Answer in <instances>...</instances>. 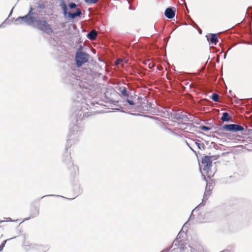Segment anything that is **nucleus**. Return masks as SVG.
Listing matches in <instances>:
<instances>
[{"label": "nucleus", "mask_w": 252, "mask_h": 252, "mask_svg": "<svg viewBox=\"0 0 252 252\" xmlns=\"http://www.w3.org/2000/svg\"><path fill=\"white\" fill-rule=\"evenodd\" d=\"M89 56L82 52L81 48H80L76 54L75 56L76 63L77 67H80L84 63H87L88 61Z\"/></svg>", "instance_id": "nucleus-1"}, {"label": "nucleus", "mask_w": 252, "mask_h": 252, "mask_svg": "<svg viewBox=\"0 0 252 252\" xmlns=\"http://www.w3.org/2000/svg\"><path fill=\"white\" fill-rule=\"evenodd\" d=\"M37 27L40 30L50 34L53 32V30L50 25L45 20H39L37 22Z\"/></svg>", "instance_id": "nucleus-2"}, {"label": "nucleus", "mask_w": 252, "mask_h": 252, "mask_svg": "<svg viewBox=\"0 0 252 252\" xmlns=\"http://www.w3.org/2000/svg\"><path fill=\"white\" fill-rule=\"evenodd\" d=\"M222 128L228 131H242L244 130V127L242 126L236 124L224 125L222 126Z\"/></svg>", "instance_id": "nucleus-3"}, {"label": "nucleus", "mask_w": 252, "mask_h": 252, "mask_svg": "<svg viewBox=\"0 0 252 252\" xmlns=\"http://www.w3.org/2000/svg\"><path fill=\"white\" fill-rule=\"evenodd\" d=\"M186 243L184 240H180L178 238L176 239L173 242L172 247H176L174 250H179L180 251H182L184 250Z\"/></svg>", "instance_id": "nucleus-4"}, {"label": "nucleus", "mask_w": 252, "mask_h": 252, "mask_svg": "<svg viewBox=\"0 0 252 252\" xmlns=\"http://www.w3.org/2000/svg\"><path fill=\"white\" fill-rule=\"evenodd\" d=\"M32 8L31 7L29 13L25 16L19 17L17 18V20L21 19L22 20H24L25 22L29 24L32 23L34 22V18L31 16L30 14L32 11Z\"/></svg>", "instance_id": "nucleus-5"}, {"label": "nucleus", "mask_w": 252, "mask_h": 252, "mask_svg": "<svg viewBox=\"0 0 252 252\" xmlns=\"http://www.w3.org/2000/svg\"><path fill=\"white\" fill-rule=\"evenodd\" d=\"M165 16L169 18H173L175 15V8L174 7H169L167 8L164 12Z\"/></svg>", "instance_id": "nucleus-6"}, {"label": "nucleus", "mask_w": 252, "mask_h": 252, "mask_svg": "<svg viewBox=\"0 0 252 252\" xmlns=\"http://www.w3.org/2000/svg\"><path fill=\"white\" fill-rule=\"evenodd\" d=\"M202 163L204 165V168H209L212 166V160L211 157L209 156H206L202 158Z\"/></svg>", "instance_id": "nucleus-7"}, {"label": "nucleus", "mask_w": 252, "mask_h": 252, "mask_svg": "<svg viewBox=\"0 0 252 252\" xmlns=\"http://www.w3.org/2000/svg\"><path fill=\"white\" fill-rule=\"evenodd\" d=\"M208 40L212 43L216 44L217 42L218 41V35L216 34H211L207 36Z\"/></svg>", "instance_id": "nucleus-8"}, {"label": "nucleus", "mask_w": 252, "mask_h": 252, "mask_svg": "<svg viewBox=\"0 0 252 252\" xmlns=\"http://www.w3.org/2000/svg\"><path fill=\"white\" fill-rule=\"evenodd\" d=\"M97 34V32L95 30H94L88 34L87 37L89 39L91 40H94L95 39Z\"/></svg>", "instance_id": "nucleus-9"}, {"label": "nucleus", "mask_w": 252, "mask_h": 252, "mask_svg": "<svg viewBox=\"0 0 252 252\" xmlns=\"http://www.w3.org/2000/svg\"><path fill=\"white\" fill-rule=\"evenodd\" d=\"M81 14V12L79 9H77L76 12L75 13H69V16L72 19H74L77 16H79Z\"/></svg>", "instance_id": "nucleus-10"}, {"label": "nucleus", "mask_w": 252, "mask_h": 252, "mask_svg": "<svg viewBox=\"0 0 252 252\" xmlns=\"http://www.w3.org/2000/svg\"><path fill=\"white\" fill-rule=\"evenodd\" d=\"M32 214L31 215V218H34L36 217L39 214V209L37 207H34L32 210Z\"/></svg>", "instance_id": "nucleus-11"}, {"label": "nucleus", "mask_w": 252, "mask_h": 252, "mask_svg": "<svg viewBox=\"0 0 252 252\" xmlns=\"http://www.w3.org/2000/svg\"><path fill=\"white\" fill-rule=\"evenodd\" d=\"M221 120L222 122H227L230 121V117H229L228 113L224 112L222 114V116L221 118Z\"/></svg>", "instance_id": "nucleus-12"}, {"label": "nucleus", "mask_w": 252, "mask_h": 252, "mask_svg": "<svg viewBox=\"0 0 252 252\" xmlns=\"http://www.w3.org/2000/svg\"><path fill=\"white\" fill-rule=\"evenodd\" d=\"M211 99L215 101L219 102V95L217 94H213L211 96Z\"/></svg>", "instance_id": "nucleus-13"}, {"label": "nucleus", "mask_w": 252, "mask_h": 252, "mask_svg": "<svg viewBox=\"0 0 252 252\" xmlns=\"http://www.w3.org/2000/svg\"><path fill=\"white\" fill-rule=\"evenodd\" d=\"M121 94L125 96H128V94L127 93L126 89L125 87H123L122 90L120 91Z\"/></svg>", "instance_id": "nucleus-14"}, {"label": "nucleus", "mask_w": 252, "mask_h": 252, "mask_svg": "<svg viewBox=\"0 0 252 252\" xmlns=\"http://www.w3.org/2000/svg\"><path fill=\"white\" fill-rule=\"evenodd\" d=\"M10 239H7L6 240H4L2 242V243H1V244L0 245V252L2 251L3 248L5 246V245L6 243V242L8 240H9Z\"/></svg>", "instance_id": "nucleus-15"}, {"label": "nucleus", "mask_w": 252, "mask_h": 252, "mask_svg": "<svg viewBox=\"0 0 252 252\" xmlns=\"http://www.w3.org/2000/svg\"><path fill=\"white\" fill-rule=\"evenodd\" d=\"M88 3H96L98 0H84Z\"/></svg>", "instance_id": "nucleus-16"}, {"label": "nucleus", "mask_w": 252, "mask_h": 252, "mask_svg": "<svg viewBox=\"0 0 252 252\" xmlns=\"http://www.w3.org/2000/svg\"><path fill=\"white\" fill-rule=\"evenodd\" d=\"M200 129L204 131H208L210 130V128L206 126H201Z\"/></svg>", "instance_id": "nucleus-17"}, {"label": "nucleus", "mask_w": 252, "mask_h": 252, "mask_svg": "<svg viewBox=\"0 0 252 252\" xmlns=\"http://www.w3.org/2000/svg\"><path fill=\"white\" fill-rule=\"evenodd\" d=\"M233 136L234 137L233 139H237V140H240V139L241 138V136L240 135H233Z\"/></svg>", "instance_id": "nucleus-18"}, {"label": "nucleus", "mask_w": 252, "mask_h": 252, "mask_svg": "<svg viewBox=\"0 0 252 252\" xmlns=\"http://www.w3.org/2000/svg\"><path fill=\"white\" fill-rule=\"evenodd\" d=\"M69 6L70 8H74L76 7V4L74 3H71L69 4Z\"/></svg>", "instance_id": "nucleus-19"}, {"label": "nucleus", "mask_w": 252, "mask_h": 252, "mask_svg": "<svg viewBox=\"0 0 252 252\" xmlns=\"http://www.w3.org/2000/svg\"><path fill=\"white\" fill-rule=\"evenodd\" d=\"M63 8L64 13H66V11H67V8H66V5L65 3L63 4Z\"/></svg>", "instance_id": "nucleus-20"}, {"label": "nucleus", "mask_w": 252, "mask_h": 252, "mask_svg": "<svg viewBox=\"0 0 252 252\" xmlns=\"http://www.w3.org/2000/svg\"><path fill=\"white\" fill-rule=\"evenodd\" d=\"M126 101L128 103V104H129L130 105H134V103L133 101L132 100H129V99H127L126 100Z\"/></svg>", "instance_id": "nucleus-21"}, {"label": "nucleus", "mask_w": 252, "mask_h": 252, "mask_svg": "<svg viewBox=\"0 0 252 252\" xmlns=\"http://www.w3.org/2000/svg\"><path fill=\"white\" fill-rule=\"evenodd\" d=\"M148 66L150 68H152L154 66V64L153 63L151 62L149 63Z\"/></svg>", "instance_id": "nucleus-22"}, {"label": "nucleus", "mask_w": 252, "mask_h": 252, "mask_svg": "<svg viewBox=\"0 0 252 252\" xmlns=\"http://www.w3.org/2000/svg\"><path fill=\"white\" fill-rule=\"evenodd\" d=\"M169 250H170V248H166V249L163 250L160 252H168L169 251Z\"/></svg>", "instance_id": "nucleus-23"}, {"label": "nucleus", "mask_w": 252, "mask_h": 252, "mask_svg": "<svg viewBox=\"0 0 252 252\" xmlns=\"http://www.w3.org/2000/svg\"><path fill=\"white\" fill-rule=\"evenodd\" d=\"M122 61V60L121 59H118L117 60V61H116V64H118L119 63H120V62H121Z\"/></svg>", "instance_id": "nucleus-24"}, {"label": "nucleus", "mask_w": 252, "mask_h": 252, "mask_svg": "<svg viewBox=\"0 0 252 252\" xmlns=\"http://www.w3.org/2000/svg\"><path fill=\"white\" fill-rule=\"evenodd\" d=\"M210 191H205V193H204V194L206 196V195H210Z\"/></svg>", "instance_id": "nucleus-25"}, {"label": "nucleus", "mask_w": 252, "mask_h": 252, "mask_svg": "<svg viewBox=\"0 0 252 252\" xmlns=\"http://www.w3.org/2000/svg\"><path fill=\"white\" fill-rule=\"evenodd\" d=\"M195 144L197 146V147L199 149H201L200 144L199 143L196 142Z\"/></svg>", "instance_id": "nucleus-26"}]
</instances>
